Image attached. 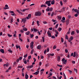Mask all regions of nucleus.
<instances>
[{
  "label": "nucleus",
  "instance_id": "f257e3e1",
  "mask_svg": "<svg viewBox=\"0 0 79 79\" xmlns=\"http://www.w3.org/2000/svg\"><path fill=\"white\" fill-rule=\"evenodd\" d=\"M42 15V13L38 11L35 13V15L36 16H40Z\"/></svg>",
  "mask_w": 79,
  "mask_h": 79
},
{
  "label": "nucleus",
  "instance_id": "f03ea898",
  "mask_svg": "<svg viewBox=\"0 0 79 79\" xmlns=\"http://www.w3.org/2000/svg\"><path fill=\"white\" fill-rule=\"evenodd\" d=\"M51 2V1H47L45 3L46 5H48V6H51V3H50Z\"/></svg>",
  "mask_w": 79,
  "mask_h": 79
},
{
  "label": "nucleus",
  "instance_id": "7ed1b4c3",
  "mask_svg": "<svg viewBox=\"0 0 79 79\" xmlns=\"http://www.w3.org/2000/svg\"><path fill=\"white\" fill-rule=\"evenodd\" d=\"M47 34H48L49 37H51L52 36V35L51 34V32H50V31H48L47 32Z\"/></svg>",
  "mask_w": 79,
  "mask_h": 79
},
{
  "label": "nucleus",
  "instance_id": "20e7f679",
  "mask_svg": "<svg viewBox=\"0 0 79 79\" xmlns=\"http://www.w3.org/2000/svg\"><path fill=\"white\" fill-rule=\"evenodd\" d=\"M31 18V14H29L28 15V17H26V19H29V18Z\"/></svg>",
  "mask_w": 79,
  "mask_h": 79
},
{
  "label": "nucleus",
  "instance_id": "39448f33",
  "mask_svg": "<svg viewBox=\"0 0 79 79\" xmlns=\"http://www.w3.org/2000/svg\"><path fill=\"white\" fill-rule=\"evenodd\" d=\"M69 19H67L66 20V25L68 26L69 24Z\"/></svg>",
  "mask_w": 79,
  "mask_h": 79
},
{
  "label": "nucleus",
  "instance_id": "423d86ee",
  "mask_svg": "<svg viewBox=\"0 0 79 79\" xmlns=\"http://www.w3.org/2000/svg\"><path fill=\"white\" fill-rule=\"evenodd\" d=\"M23 21L24 23H25L26 22V18H25L24 19H22V22Z\"/></svg>",
  "mask_w": 79,
  "mask_h": 79
},
{
  "label": "nucleus",
  "instance_id": "0eeeda50",
  "mask_svg": "<svg viewBox=\"0 0 79 79\" xmlns=\"http://www.w3.org/2000/svg\"><path fill=\"white\" fill-rule=\"evenodd\" d=\"M0 51L2 53H5V52H4V49H1Z\"/></svg>",
  "mask_w": 79,
  "mask_h": 79
},
{
  "label": "nucleus",
  "instance_id": "6e6552de",
  "mask_svg": "<svg viewBox=\"0 0 79 79\" xmlns=\"http://www.w3.org/2000/svg\"><path fill=\"white\" fill-rule=\"evenodd\" d=\"M39 71H38L37 72H36L35 73H33V74H34L35 75H37L38 74H39Z\"/></svg>",
  "mask_w": 79,
  "mask_h": 79
},
{
  "label": "nucleus",
  "instance_id": "1a4fd4ad",
  "mask_svg": "<svg viewBox=\"0 0 79 79\" xmlns=\"http://www.w3.org/2000/svg\"><path fill=\"white\" fill-rule=\"evenodd\" d=\"M51 3L52 5H54V4H55V1H54V0L52 1Z\"/></svg>",
  "mask_w": 79,
  "mask_h": 79
},
{
  "label": "nucleus",
  "instance_id": "9d476101",
  "mask_svg": "<svg viewBox=\"0 0 79 79\" xmlns=\"http://www.w3.org/2000/svg\"><path fill=\"white\" fill-rule=\"evenodd\" d=\"M23 30L25 31H27V29L25 27L23 28Z\"/></svg>",
  "mask_w": 79,
  "mask_h": 79
},
{
  "label": "nucleus",
  "instance_id": "9b49d317",
  "mask_svg": "<svg viewBox=\"0 0 79 79\" xmlns=\"http://www.w3.org/2000/svg\"><path fill=\"white\" fill-rule=\"evenodd\" d=\"M25 77V78L26 79H28V77L29 76H28V75H27V74H26Z\"/></svg>",
  "mask_w": 79,
  "mask_h": 79
},
{
  "label": "nucleus",
  "instance_id": "f8f14e48",
  "mask_svg": "<svg viewBox=\"0 0 79 79\" xmlns=\"http://www.w3.org/2000/svg\"><path fill=\"white\" fill-rule=\"evenodd\" d=\"M76 52H74L73 53V57H76Z\"/></svg>",
  "mask_w": 79,
  "mask_h": 79
},
{
  "label": "nucleus",
  "instance_id": "ddd939ff",
  "mask_svg": "<svg viewBox=\"0 0 79 79\" xmlns=\"http://www.w3.org/2000/svg\"><path fill=\"white\" fill-rule=\"evenodd\" d=\"M41 7H47V6H45V5H44V4L41 5Z\"/></svg>",
  "mask_w": 79,
  "mask_h": 79
},
{
  "label": "nucleus",
  "instance_id": "4468645a",
  "mask_svg": "<svg viewBox=\"0 0 79 79\" xmlns=\"http://www.w3.org/2000/svg\"><path fill=\"white\" fill-rule=\"evenodd\" d=\"M30 33V32L28 31L25 33V34H26V35H28Z\"/></svg>",
  "mask_w": 79,
  "mask_h": 79
},
{
  "label": "nucleus",
  "instance_id": "2eb2a0df",
  "mask_svg": "<svg viewBox=\"0 0 79 79\" xmlns=\"http://www.w3.org/2000/svg\"><path fill=\"white\" fill-rule=\"evenodd\" d=\"M57 17L58 19H59L60 20L61 19V16H58Z\"/></svg>",
  "mask_w": 79,
  "mask_h": 79
},
{
  "label": "nucleus",
  "instance_id": "dca6fc26",
  "mask_svg": "<svg viewBox=\"0 0 79 79\" xmlns=\"http://www.w3.org/2000/svg\"><path fill=\"white\" fill-rule=\"evenodd\" d=\"M46 10L47 11H50V7H48Z\"/></svg>",
  "mask_w": 79,
  "mask_h": 79
},
{
  "label": "nucleus",
  "instance_id": "f3484780",
  "mask_svg": "<svg viewBox=\"0 0 79 79\" xmlns=\"http://www.w3.org/2000/svg\"><path fill=\"white\" fill-rule=\"evenodd\" d=\"M53 10V8L52 7H51L49 9V11H52Z\"/></svg>",
  "mask_w": 79,
  "mask_h": 79
},
{
  "label": "nucleus",
  "instance_id": "a211bd4d",
  "mask_svg": "<svg viewBox=\"0 0 79 79\" xmlns=\"http://www.w3.org/2000/svg\"><path fill=\"white\" fill-rule=\"evenodd\" d=\"M16 48L17 49H18L20 47V46H18V45H16Z\"/></svg>",
  "mask_w": 79,
  "mask_h": 79
},
{
  "label": "nucleus",
  "instance_id": "6ab92c4d",
  "mask_svg": "<svg viewBox=\"0 0 79 79\" xmlns=\"http://www.w3.org/2000/svg\"><path fill=\"white\" fill-rule=\"evenodd\" d=\"M73 39H74V37L73 36H71L70 38V40H73Z\"/></svg>",
  "mask_w": 79,
  "mask_h": 79
},
{
  "label": "nucleus",
  "instance_id": "aec40b11",
  "mask_svg": "<svg viewBox=\"0 0 79 79\" xmlns=\"http://www.w3.org/2000/svg\"><path fill=\"white\" fill-rule=\"evenodd\" d=\"M37 48L38 49H40V48L41 47V46L39 45L37 46Z\"/></svg>",
  "mask_w": 79,
  "mask_h": 79
},
{
  "label": "nucleus",
  "instance_id": "412c9836",
  "mask_svg": "<svg viewBox=\"0 0 79 79\" xmlns=\"http://www.w3.org/2000/svg\"><path fill=\"white\" fill-rule=\"evenodd\" d=\"M74 34H75V32H74V31H72L71 33V34H72V35H74Z\"/></svg>",
  "mask_w": 79,
  "mask_h": 79
},
{
  "label": "nucleus",
  "instance_id": "4be33fe9",
  "mask_svg": "<svg viewBox=\"0 0 79 79\" xmlns=\"http://www.w3.org/2000/svg\"><path fill=\"white\" fill-rule=\"evenodd\" d=\"M8 52H10V53H12L13 52V51L10 49L8 50Z\"/></svg>",
  "mask_w": 79,
  "mask_h": 79
},
{
  "label": "nucleus",
  "instance_id": "5701e85b",
  "mask_svg": "<svg viewBox=\"0 0 79 79\" xmlns=\"http://www.w3.org/2000/svg\"><path fill=\"white\" fill-rule=\"evenodd\" d=\"M7 35L8 37H12V36H13V35H10V34H8Z\"/></svg>",
  "mask_w": 79,
  "mask_h": 79
},
{
  "label": "nucleus",
  "instance_id": "b1692460",
  "mask_svg": "<svg viewBox=\"0 0 79 79\" xmlns=\"http://www.w3.org/2000/svg\"><path fill=\"white\" fill-rule=\"evenodd\" d=\"M37 24L38 26H39V25H40V24H39V21H37Z\"/></svg>",
  "mask_w": 79,
  "mask_h": 79
},
{
  "label": "nucleus",
  "instance_id": "393cba45",
  "mask_svg": "<svg viewBox=\"0 0 79 79\" xmlns=\"http://www.w3.org/2000/svg\"><path fill=\"white\" fill-rule=\"evenodd\" d=\"M57 66L60 67V68H62V67H63V66H62V65H60L59 64H57Z\"/></svg>",
  "mask_w": 79,
  "mask_h": 79
},
{
  "label": "nucleus",
  "instance_id": "a878e982",
  "mask_svg": "<svg viewBox=\"0 0 79 79\" xmlns=\"http://www.w3.org/2000/svg\"><path fill=\"white\" fill-rule=\"evenodd\" d=\"M34 32H37V30L35 28H34Z\"/></svg>",
  "mask_w": 79,
  "mask_h": 79
},
{
  "label": "nucleus",
  "instance_id": "bb28decb",
  "mask_svg": "<svg viewBox=\"0 0 79 79\" xmlns=\"http://www.w3.org/2000/svg\"><path fill=\"white\" fill-rule=\"evenodd\" d=\"M61 42H64V39H63V38H61Z\"/></svg>",
  "mask_w": 79,
  "mask_h": 79
},
{
  "label": "nucleus",
  "instance_id": "cd10ccee",
  "mask_svg": "<svg viewBox=\"0 0 79 79\" xmlns=\"http://www.w3.org/2000/svg\"><path fill=\"white\" fill-rule=\"evenodd\" d=\"M57 59L58 60L60 61V56H58L57 57Z\"/></svg>",
  "mask_w": 79,
  "mask_h": 79
},
{
  "label": "nucleus",
  "instance_id": "c85d7f7f",
  "mask_svg": "<svg viewBox=\"0 0 79 79\" xmlns=\"http://www.w3.org/2000/svg\"><path fill=\"white\" fill-rule=\"evenodd\" d=\"M30 47H31V49H32V48H33L34 47V45H30Z\"/></svg>",
  "mask_w": 79,
  "mask_h": 79
},
{
  "label": "nucleus",
  "instance_id": "c756f323",
  "mask_svg": "<svg viewBox=\"0 0 79 79\" xmlns=\"http://www.w3.org/2000/svg\"><path fill=\"white\" fill-rule=\"evenodd\" d=\"M23 58V57H19V60L21 61V60H22Z\"/></svg>",
  "mask_w": 79,
  "mask_h": 79
},
{
  "label": "nucleus",
  "instance_id": "7c9ffc66",
  "mask_svg": "<svg viewBox=\"0 0 79 79\" xmlns=\"http://www.w3.org/2000/svg\"><path fill=\"white\" fill-rule=\"evenodd\" d=\"M31 56H29L28 57V60H30V59H31Z\"/></svg>",
  "mask_w": 79,
  "mask_h": 79
},
{
  "label": "nucleus",
  "instance_id": "2f4dec72",
  "mask_svg": "<svg viewBox=\"0 0 79 79\" xmlns=\"http://www.w3.org/2000/svg\"><path fill=\"white\" fill-rule=\"evenodd\" d=\"M58 24H57L55 26V28H56H56L58 27Z\"/></svg>",
  "mask_w": 79,
  "mask_h": 79
},
{
  "label": "nucleus",
  "instance_id": "473e14b6",
  "mask_svg": "<svg viewBox=\"0 0 79 79\" xmlns=\"http://www.w3.org/2000/svg\"><path fill=\"white\" fill-rule=\"evenodd\" d=\"M42 39H43V42H45V38H44V37H42Z\"/></svg>",
  "mask_w": 79,
  "mask_h": 79
},
{
  "label": "nucleus",
  "instance_id": "72a5a7b5",
  "mask_svg": "<svg viewBox=\"0 0 79 79\" xmlns=\"http://www.w3.org/2000/svg\"><path fill=\"white\" fill-rule=\"evenodd\" d=\"M74 71H75L76 73H77V69H74Z\"/></svg>",
  "mask_w": 79,
  "mask_h": 79
},
{
  "label": "nucleus",
  "instance_id": "f704fd0d",
  "mask_svg": "<svg viewBox=\"0 0 79 79\" xmlns=\"http://www.w3.org/2000/svg\"><path fill=\"white\" fill-rule=\"evenodd\" d=\"M65 39H67V40H68V35L66 36Z\"/></svg>",
  "mask_w": 79,
  "mask_h": 79
},
{
  "label": "nucleus",
  "instance_id": "c9c22d12",
  "mask_svg": "<svg viewBox=\"0 0 79 79\" xmlns=\"http://www.w3.org/2000/svg\"><path fill=\"white\" fill-rule=\"evenodd\" d=\"M66 61H67V60H65L64 62V64H66Z\"/></svg>",
  "mask_w": 79,
  "mask_h": 79
},
{
  "label": "nucleus",
  "instance_id": "e433bc0d",
  "mask_svg": "<svg viewBox=\"0 0 79 79\" xmlns=\"http://www.w3.org/2000/svg\"><path fill=\"white\" fill-rule=\"evenodd\" d=\"M31 45H34V42L32 41L31 43Z\"/></svg>",
  "mask_w": 79,
  "mask_h": 79
},
{
  "label": "nucleus",
  "instance_id": "4c0bfd02",
  "mask_svg": "<svg viewBox=\"0 0 79 79\" xmlns=\"http://www.w3.org/2000/svg\"><path fill=\"white\" fill-rule=\"evenodd\" d=\"M18 68H23V67L22 66H19L18 67Z\"/></svg>",
  "mask_w": 79,
  "mask_h": 79
},
{
  "label": "nucleus",
  "instance_id": "58836bf2",
  "mask_svg": "<svg viewBox=\"0 0 79 79\" xmlns=\"http://www.w3.org/2000/svg\"><path fill=\"white\" fill-rule=\"evenodd\" d=\"M10 13H14V12L13 11H9Z\"/></svg>",
  "mask_w": 79,
  "mask_h": 79
},
{
  "label": "nucleus",
  "instance_id": "ea45409f",
  "mask_svg": "<svg viewBox=\"0 0 79 79\" xmlns=\"http://www.w3.org/2000/svg\"><path fill=\"white\" fill-rule=\"evenodd\" d=\"M68 70H69V71L70 74H71L72 73V71L71 70H70L69 69Z\"/></svg>",
  "mask_w": 79,
  "mask_h": 79
},
{
  "label": "nucleus",
  "instance_id": "a19ab883",
  "mask_svg": "<svg viewBox=\"0 0 79 79\" xmlns=\"http://www.w3.org/2000/svg\"><path fill=\"white\" fill-rule=\"evenodd\" d=\"M65 8H66V7H63L62 8V9L63 10H64V11H65Z\"/></svg>",
  "mask_w": 79,
  "mask_h": 79
},
{
  "label": "nucleus",
  "instance_id": "79ce46f5",
  "mask_svg": "<svg viewBox=\"0 0 79 79\" xmlns=\"http://www.w3.org/2000/svg\"><path fill=\"white\" fill-rule=\"evenodd\" d=\"M61 31V28H58V31L59 32Z\"/></svg>",
  "mask_w": 79,
  "mask_h": 79
},
{
  "label": "nucleus",
  "instance_id": "37998d69",
  "mask_svg": "<svg viewBox=\"0 0 79 79\" xmlns=\"http://www.w3.org/2000/svg\"><path fill=\"white\" fill-rule=\"evenodd\" d=\"M49 55H50V56H54V54H50Z\"/></svg>",
  "mask_w": 79,
  "mask_h": 79
},
{
  "label": "nucleus",
  "instance_id": "c03bdc74",
  "mask_svg": "<svg viewBox=\"0 0 79 79\" xmlns=\"http://www.w3.org/2000/svg\"><path fill=\"white\" fill-rule=\"evenodd\" d=\"M60 3L61 6H62L63 5V2H62V1H60Z\"/></svg>",
  "mask_w": 79,
  "mask_h": 79
},
{
  "label": "nucleus",
  "instance_id": "a18cd8bd",
  "mask_svg": "<svg viewBox=\"0 0 79 79\" xmlns=\"http://www.w3.org/2000/svg\"><path fill=\"white\" fill-rule=\"evenodd\" d=\"M23 62L25 64H27V60H26L25 61H23Z\"/></svg>",
  "mask_w": 79,
  "mask_h": 79
},
{
  "label": "nucleus",
  "instance_id": "49530a36",
  "mask_svg": "<svg viewBox=\"0 0 79 79\" xmlns=\"http://www.w3.org/2000/svg\"><path fill=\"white\" fill-rule=\"evenodd\" d=\"M65 53H68V50L67 49H65Z\"/></svg>",
  "mask_w": 79,
  "mask_h": 79
},
{
  "label": "nucleus",
  "instance_id": "de8ad7c7",
  "mask_svg": "<svg viewBox=\"0 0 79 79\" xmlns=\"http://www.w3.org/2000/svg\"><path fill=\"white\" fill-rule=\"evenodd\" d=\"M63 21H65V18L64 17H63L62 18Z\"/></svg>",
  "mask_w": 79,
  "mask_h": 79
},
{
  "label": "nucleus",
  "instance_id": "09e8293b",
  "mask_svg": "<svg viewBox=\"0 0 79 79\" xmlns=\"http://www.w3.org/2000/svg\"><path fill=\"white\" fill-rule=\"evenodd\" d=\"M34 52V49H32L31 52V54H33V52Z\"/></svg>",
  "mask_w": 79,
  "mask_h": 79
},
{
  "label": "nucleus",
  "instance_id": "8fccbe9b",
  "mask_svg": "<svg viewBox=\"0 0 79 79\" xmlns=\"http://www.w3.org/2000/svg\"><path fill=\"white\" fill-rule=\"evenodd\" d=\"M51 38L52 39H55V37L54 36H51Z\"/></svg>",
  "mask_w": 79,
  "mask_h": 79
},
{
  "label": "nucleus",
  "instance_id": "3c124183",
  "mask_svg": "<svg viewBox=\"0 0 79 79\" xmlns=\"http://www.w3.org/2000/svg\"><path fill=\"white\" fill-rule=\"evenodd\" d=\"M46 52H47V50H45L44 52V55L46 54Z\"/></svg>",
  "mask_w": 79,
  "mask_h": 79
},
{
  "label": "nucleus",
  "instance_id": "603ef678",
  "mask_svg": "<svg viewBox=\"0 0 79 79\" xmlns=\"http://www.w3.org/2000/svg\"><path fill=\"white\" fill-rule=\"evenodd\" d=\"M49 30H50V31H52V29H53V28L51 27L49 28Z\"/></svg>",
  "mask_w": 79,
  "mask_h": 79
},
{
  "label": "nucleus",
  "instance_id": "864d4df0",
  "mask_svg": "<svg viewBox=\"0 0 79 79\" xmlns=\"http://www.w3.org/2000/svg\"><path fill=\"white\" fill-rule=\"evenodd\" d=\"M64 60H65V59L63 58L62 59V62H63L64 61Z\"/></svg>",
  "mask_w": 79,
  "mask_h": 79
},
{
  "label": "nucleus",
  "instance_id": "5fc2aeb1",
  "mask_svg": "<svg viewBox=\"0 0 79 79\" xmlns=\"http://www.w3.org/2000/svg\"><path fill=\"white\" fill-rule=\"evenodd\" d=\"M16 33H15L14 34L13 36L14 37H16Z\"/></svg>",
  "mask_w": 79,
  "mask_h": 79
},
{
  "label": "nucleus",
  "instance_id": "6e6d98bb",
  "mask_svg": "<svg viewBox=\"0 0 79 79\" xmlns=\"http://www.w3.org/2000/svg\"><path fill=\"white\" fill-rule=\"evenodd\" d=\"M71 40H70V39H69L68 40V42H71Z\"/></svg>",
  "mask_w": 79,
  "mask_h": 79
},
{
  "label": "nucleus",
  "instance_id": "4d7b16f0",
  "mask_svg": "<svg viewBox=\"0 0 79 79\" xmlns=\"http://www.w3.org/2000/svg\"><path fill=\"white\" fill-rule=\"evenodd\" d=\"M9 8H10L9 7H5L4 8V9H5V10H6V9H9Z\"/></svg>",
  "mask_w": 79,
  "mask_h": 79
},
{
  "label": "nucleus",
  "instance_id": "13d9d810",
  "mask_svg": "<svg viewBox=\"0 0 79 79\" xmlns=\"http://www.w3.org/2000/svg\"><path fill=\"white\" fill-rule=\"evenodd\" d=\"M19 61V59H18L17 60L16 62L17 63H18Z\"/></svg>",
  "mask_w": 79,
  "mask_h": 79
},
{
  "label": "nucleus",
  "instance_id": "bf43d9fd",
  "mask_svg": "<svg viewBox=\"0 0 79 79\" xmlns=\"http://www.w3.org/2000/svg\"><path fill=\"white\" fill-rule=\"evenodd\" d=\"M74 16L75 17H77V16H78V14H75L74 15Z\"/></svg>",
  "mask_w": 79,
  "mask_h": 79
},
{
  "label": "nucleus",
  "instance_id": "052dcab7",
  "mask_svg": "<svg viewBox=\"0 0 79 79\" xmlns=\"http://www.w3.org/2000/svg\"><path fill=\"white\" fill-rule=\"evenodd\" d=\"M33 37H34V35L33 34H32L31 35V38H32Z\"/></svg>",
  "mask_w": 79,
  "mask_h": 79
},
{
  "label": "nucleus",
  "instance_id": "680f3d73",
  "mask_svg": "<svg viewBox=\"0 0 79 79\" xmlns=\"http://www.w3.org/2000/svg\"><path fill=\"white\" fill-rule=\"evenodd\" d=\"M27 55L26 54L25 56H24V58H26V57H27Z\"/></svg>",
  "mask_w": 79,
  "mask_h": 79
},
{
  "label": "nucleus",
  "instance_id": "e2e57ef3",
  "mask_svg": "<svg viewBox=\"0 0 79 79\" xmlns=\"http://www.w3.org/2000/svg\"><path fill=\"white\" fill-rule=\"evenodd\" d=\"M11 21H10V23H13V19L12 18H11Z\"/></svg>",
  "mask_w": 79,
  "mask_h": 79
},
{
  "label": "nucleus",
  "instance_id": "0e129e2a",
  "mask_svg": "<svg viewBox=\"0 0 79 79\" xmlns=\"http://www.w3.org/2000/svg\"><path fill=\"white\" fill-rule=\"evenodd\" d=\"M44 35H45V34H46V32H47V30H45L44 31Z\"/></svg>",
  "mask_w": 79,
  "mask_h": 79
},
{
  "label": "nucleus",
  "instance_id": "69168bd1",
  "mask_svg": "<svg viewBox=\"0 0 79 79\" xmlns=\"http://www.w3.org/2000/svg\"><path fill=\"white\" fill-rule=\"evenodd\" d=\"M53 15H54V12H52V14H51V16H53Z\"/></svg>",
  "mask_w": 79,
  "mask_h": 79
},
{
  "label": "nucleus",
  "instance_id": "338daca9",
  "mask_svg": "<svg viewBox=\"0 0 79 79\" xmlns=\"http://www.w3.org/2000/svg\"><path fill=\"white\" fill-rule=\"evenodd\" d=\"M78 11V10L77 9H75V10H74V11L75 12H77V11Z\"/></svg>",
  "mask_w": 79,
  "mask_h": 79
},
{
  "label": "nucleus",
  "instance_id": "774afa93",
  "mask_svg": "<svg viewBox=\"0 0 79 79\" xmlns=\"http://www.w3.org/2000/svg\"><path fill=\"white\" fill-rule=\"evenodd\" d=\"M43 23L44 24H47V22L46 21H44Z\"/></svg>",
  "mask_w": 79,
  "mask_h": 79
}]
</instances>
